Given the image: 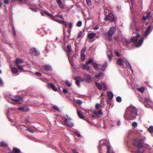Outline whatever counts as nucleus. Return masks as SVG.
<instances>
[{"label":"nucleus","mask_w":153,"mask_h":153,"mask_svg":"<svg viewBox=\"0 0 153 153\" xmlns=\"http://www.w3.org/2000/svg\"><path fill=\"white\" fill-rule=\"evenodd\" d=\"M115 53L117 56L119 57L120 56V54H119V52L117 51H115Z\"/></svg>","instance_id":"nucleus-57"},{"label":"nucleus","mask_w":153,"mask_h":153,"mask_svg":"<svg viewBox=\"0 0 153 153\" xmlns=\"http://www.w3.org/2000/svg\"><path fill=\"white\" fill-rule=\"evenodd\" d=\"M138 91L141 92L142 93L144 92L145 91V89L143 87H142L140 88H137Z\"/></svg>","instance_id":"nucleus-29"},{"label":"nucleus","mask_w":153,"mask_h":153,"mask_svg":"<svg viewBox=\"0 0 153 153\" xmlns=\"http://www.w3.org/2000/svg\"><path fill=\"white\" fill-rule=\"evenodd\" d=\"M75 134L79 137H80L81 136L80 133L78 131H76L75 132Z\"/></svg>","instance_id":"nucleus-47"},{"label":"nucleus","mask_w":153,"mask_h":153,"mask_svg":"<svg viewBox=\"0 0 153 153\" xmlns=\"http://www.w3.org/2000/svg\"><path fill=\"white\" fill-rule=\"evenodd\" d=\"M85 65H83L82 66V68L83 69H89L90 68V67L88 65V64H87L85 63Z\"/></svg>","instance_id":"nucleus-30"},{"label":"nucleus","mask_w":153,"mask_h":153,"mask_svg":"<svg viewBox=\"0 0 153 153\" xmlns=\"http://www.w3.org/2000/svg\"><path fill=\"white\" fill-rule=\"evenodd\" d=\"M104 75L103 73L100 72L99 74L95 75L94 79L96 81H98Z\"/></svg>","instance_id":"nucleus-14"},{"label":"nucleus","mask_w":153,"mask_h":153,"mask_svg":"<svg viewBox=\"0 0 153 153\" xmlns=\"http://www.w3.org/2000/svg\"><path fill=\"white\" fill-rule=\"evenodd\" d=\"M26 130L29 131V132H30L31 133H34V131L32 130H31L30 129H29V128H27L26 129Z\"/></svg>","instance_id":"nucleus-53"},{"label":"nucleus","mask_w":153,"mask_h":153,"mask_svg":"<svg viewBox=\"0 0 153 153\" xmlns=\"http://www.w3.org/2000/svg\"><path fill=\"white\" fill-rule=\"evenodd\" d=\"M100 107V106H96V109H99Z\"/></svg>","instance_id":"nucleus-64"},{"label":"nucleus","mask_w":153,"mask_h":153,"mask_svg":"<svg viewBox=\"0 0 153 153\" xmlns=\"http://www.w3.org/2000/svg\"><path fill=\"white\" fill-rule=\"evenodd\" d=\"M81 59L82 61H84L85 59V56L84 54H81Z\"/></svg>","instance_id":"nucleus-40"},{"label":"nucleus","mask_w":153,"mask_h":153,"mask_svg":"<svg viewBox=\"0 0 153 153\" xmlns=\"http://www.w3.org/2000/svg\"><path fill=\"white\" fill-rule=\"evenodd\" d=\"M30 52L31 54L35 56H38L39 54L38 51L35 48H31L30 49Z\"/></svg>","instance_id":"nucleus-11"},{"label":"nucleus","mask_w":153,"mask_h":153,"mask_svg":"<svg viewBox=\"0 0 153 153\" xmlns=\"http://www.w3.org/2000/svg\"><path fill=\"white\" fill-rule=\"evenodd\" d=\"M107 96L109 100H111L113 97V94L111 92H108L107 93Z\"/></svg>","instance_id":"nucleus-23"},{"label":"nucleus","mask_w":153,"mask_h":153,"mask_svg":"<svg viewBox=\"0 0 153 153\" xmlns=\"http://www.w3.org/2000/svg\"><path fill=\"white\" fill-rule=\"evenodd\" d=\"M69 28L71 29L72 27V25L71 23H69Z\"/></svg>","instance_id":"nucleus-55"},{"label":"nucleus","mask_w":153,"mask_h":153,"mask_svg":"<svg viewBox=\"0 0 153 153\" xmlns=\"http://www.w3.org/2000/svg\"><path fill=\"white\" fill-rule=\"evenodd\" d=\"M131 3L132 5L134 3V0H131Z\"/></svg>","instance_id":"nucleus-62"},{"label":"nucleus","mask_w":153,"mask_h":153,"mask_svg":"<svg viewBox=\"0 0 153 153\" xmlns=\"http://www.w3.org/2000/svg\"><path fill=\"white\" fill-rule=\"evenodd\" d=\"M95 33H91L88 34V37L90 39H93L96 35Z\"/></svg>","instance_id":"nucleus-22"},{"label":"nucleus","mask_w":153,"mask_h":153,"mask_svg":"<svg viewBox=\"0 0 153 153\" xmlns=\"http://www.w3.org/2000/svg\"><path fill=\"white\" fill-rule=\"evenodd\" d=\"M71 150L73 151V153H79L75 149H72Z\"/></svg>","instance_id":"nucleus-51"},{"label":"nucleus","mask_w":153,"mask_h":153,"mask_svg":"<svg viewBox=\"0 0 153 153\" xmlns=\"http://www.w3.org/2000/svg\"><path fill=\"white\" fill-rule=\"evenodd\" d=\"M123 61H124V62L125 63L127 66L130 67V68L132 69L131 66L128 60L126 58H123Z\"/></svg>","instance_id":"nucleus-24"},{"label":"nucleus","mask_w":153,"mask_h":153,"mask_svg":"<svg viewBox=\"0 0 153 153\" xmlns=\"http://www.w3.org/2000/svg\"><path fill=\"white\" fill-rule=\"evenodd\" d=\"M151 12H148L146 15V16H143V19L145 20L147 19H149L150 16Z\"/></svg>","instance_id":"nucleus-27"},{"label":"nucleus","mask_w":153,"mask_h":153,"mask_svg":"<svg viewBox=\"0 0 153 153\" xmlns=\"http://www.w3.org/2000/svg\"><path fill=\"white\" fill-rule=\"evenodd\" d=\"M44 12L45 14L50 17L52 19H54V17L50 13H48L47 11L45 10Z\"/></svg>","instance_id":"nucleus-26"},{"label":"nucleus","mask_w":153,"mask_h":153,"mask_svg":"<svg viewBox=\"0 0 153 153\" xmlns=\"http://www.w3.org/2000/svg\"><path fill=\"white\" fill-rule=\"evenodd\" d=\"M77 114H78V115L79 117L82 119H83L84 118V116L81 113V112L80 111H77Z\"/></svg>","instance_id":"nucleus-32"},{"label":"nucleus","mask_w":153,"mask_h":153,"mask_svg":"<svg viewBox=\"0 0 153 153\" xmlns=\"http://www.w3.org/2000/svg\"><path fill=\"white\" fill-rule=\"evenodd\" d=\"M36 74L39 76H41V74L39 72H36Z\"/></svg>","instance_id":"nucleus-54"},{"label":"nucleus","mask_w":153,"mask_h":153,"mask_svg":"<svg viewBox=\"0 0 153 153\" xmlns=\"http://www.w3.org/2000/svg\"><path fill=\"white\" fill-rule=\"evenodd\" d=\"M107 62H105L103 65V66L102 68V69L103 70H104L105 69L107 66Z\"/></svg>","instance_id":"nucleus-41"},{"label":"nucleus","mask_w":153,"mask_h":153,"mask_svg":"<svg viewBox=\"0 0 153 153\" xmlns=\"http://www.w3.org/2000/svg\"><path fill=\"white\" fill-rule=\"evenodd\" d=\"M132 126L134 127H136L137 126V123L136 122H133L132 123Z\"/></svg>","instance_id":"nucleus-44"},{"label":"nucleus","mask_w":153,"mask_h":153,"mask_svg":"<svg viewBox=\"0 0 153 153\" xmlns=\"http://www.w3.org/2000/svg\"><path fill=\"white\" fill-rule=\"evenodd\" d=\"M62 24L64 25L65 27H68V25L67 23L64 21H63Z\"/></svg>","instance_id":"nucleus-48"},{"label":"nucleus","mask_w":153,"mask_h":153,"mask_svg":"<svg viewBox=\"0 0 153 153\" xmlns=\"http://www.w3.org/2000/svg\"><path fill=\"white\" fill-rule=\"evenodd\" d=\"M114 17L113 14L110 13L108 15L106 16L105 20L107 21L108 20L112 22L114 21Z\"/></svg>","instance_id":"nucleus-9"},{"label":"nucleus","mask_w":153,"mask_h":153,"mask_svg":"<svg viewBox=\"0 0 153 153\" xmlns=\"http://www.w3.org/2000/svg\"><path fill=\"white\" fill-rule=\"evenodd\" d=\"M86 1L88 5L90 6L91 5V0H86Z\"/></svg>","instance_id":"nucleus-38"},{"label":"nucleus","mask_w":153,"mask_h":153,"mask_svg":"<svg viewBox=\"0 0 153 153\" xmlns=\"http://www.w3.org/2000/svg\"><path fill=\"white\" fill-rule=\"evenodd\" d=\"M9 0H4V3L5 4H9Z\"/></svg>","instance_id":"nucleus-52"},{"label":"nucleus","mask_w":153,"mask_h":153,"mask_svg":"<svg viewBox=\"0 0 153 153\" xmlns=\"http://www.w3.org/2000/svg\"><path fill=\"white\" fill-rule=\"evenodd\" d=\"M67 48L68 51V58L69 60H70V59L71 58V56L70 53H71L73 51H72L71 46L70 45H67Z\"/></svg>","instance_id":"nucleus-13"},{"label":"nucleus","mask_w":153,"mask_h":153,"mask_svg":"<svg viewBox=\"0 0 153 153\" xmlns=\"http://www.w3.org/2000/svg\"><path fill=\"white\" fill-rule=\"evenodd\" d=\"M94 114L95 115H96L97 117H100L101 115H103V113L101 109H100L97 112L94 111Z\"/></svg>","instance_id":"nucleus-16"},{"label":"nucleus","mask_w":153,"mask_h":153,"mask_svg":"<svg viewBox=\"0 0 153 153\" xmlns=\"http://www.w3.org/2000/svg\"><path fill=\"white\" fill-rule=\"evenodd\" d=\"M129 115L133 119L135 118L137 115V110L134 106H130L126 109Z\"/></svg>","instance_id":"nucleus-4"},{"label":"nucleus","mask_w":153,"mask_h":153,"mask_svg":"<svg viewBox=\"0 0 153 153\" xmlns=\"http://www.w3.org/2000/svg\"><path fill=\"white\" fill-rule=\"evenodd\" d=\"M42 68L43 70L47 71H49L51 69V67L49 65H45L42 66Z\"/></svg>","instance_id":"nucleus-18"},{"label":"nucleus","mask_w":153,"mask_h":153,"mask_svg":"<svg viewBox=\"0 0 153 153\" xmlns=\"http://www.w3.org/2000/svg\"><path fill=\"white\" fill-rule=\"evenodd\" d=\"M59 17L61 19H63V17L62 15H60L59 16Z\"/></svg>","instance_id":"nucleus-63"},{"label":"nucleus","mask_w":153,"mask_h":153,"mask_svg":"<svg viewBox=\"0 0 153 153\" xmlns=\"http://www.w3.org/2000/svg\"><path fill=\"white\" fill-rule=\"evenodd\" d=\"M53 108L56 111L58 112L60 111V109L57 106H53Z\"/></svg>","instance_id":"nucleus-34"},{"label":"nucleus","mask_w":153,"mask_h":153,"mask_svg":"<svg viewBox=\"0 0 153 153\" xmlns=\"http://www.w3.org/2000/svg\"><path fill=\"white\" fill-rule=\"evenodd\" d=\"M105 37V39L108 41H111L112 39V35H110L109 34H108L107 33H104Z\"/></svg>","instance_id":"nucleus-17"},{"label":"nucleus","mask_w":153,"mask_h":153,"mask_svg":"<svg viewBox=\"0 0 153 153\" xmlns=\"http://www.w3.org/2000/svg\"><path fill=\"white\" fill-rule=\"evenodd\" d=\"M18 109L19 110L25 111H27L29 110L28 106H22L19 107Z\"/></svg>","instance_id":"nucleus-12"},{"label":"nucleus","mask_w":153,"mask_h":153,"mask_svg":"<svg viewBox=\"0 0 153 153\" xmlns=\"http://www.w3.org/2000/svg\"><path fill=\"white\" fill-rule=\"evenodd\" d=\"M17 66L20 70L22 71L24 70V68H23L22 66H21L19 64L17 65Z\"/></svg>","instance_id":"nucleus-42"},{"label":"nucleus","mask_w":153,"mask_h":153,"mask_svg":"<svg viewBox=\"0 0 153 153\" xmlns=\"http://www.w3.org/2000/svg\"><path fill=\"white\" fill-rule=\"evenodd\" d=\"M116 100L117 102H120L121 101L122 99L120 97H118L116 98Z\"/></svg>","instance_id":"nucleus-39"},{"label":"nucleus","mask_w":153,"mask_h":153,"mask_svg":"<svg viewBox=\"0 0 153 153\" xmlns=\"http://www.w3.org/2000/svg\"><path fill=\"white\" fill-rule=\"evenodd\" d=\"M82 25V22L81 21H79L77 23V25L78 27H80Z\"/></svg>","instance_id":"nucleus-43"},{"label":"nucleus","mask_w":153,"mask_h":153,"mask_svg":"<svg viewBox=\"0 0 153 153\" xmlns=\"http://www.w3.org/2000/svg\"><path fill=\"white\" fill-rule=\"evenodd\" d=\"M121 123L119 120H118L117 123V125L118 126H120V125Z\"/></svg>","instance_id":"nucleus-59"},{"label":"nucleus","mask_w":153,"mask_h":153,"mask_svg":"<svg viewBox=\"0 0 153 153\" xmlns=\"http://www.w3.org/2000/svg\"><path fill=\"white\" fill-rule=\"evenodd\" d=\"M56 22L59 23L60 24H62L63 21H60L58 19H55L54 18V19H53Z\"/></svg>","instance_id":"nucleus-46"},{"label":"nucleus","mask_w":153,"mask_h":153,"mask_svg":"<svg viewBox=\"0 0 153 153\" xmlns=\"http://www.w3.org/2000/svg\"><path fill=\"white\" fill-rule=\"evenodd\" d=\"M56 2L61 8H63L64 7V5L62 3L61 0H56Z\"/></svg>","instance_id":"nucleus-25"},{"label":"nucleus","mask_w":153,"mask_h":153,"mask_svg":"<svg viewBox=\"0 0 153 153\" xmlns=\"http://www.w3.org/2000/svg\"><path fill=\"white\" fill-rule=\"evenodd\" d=\"M140 35L137 33L135 36L132 37L131 41L134 43H136L135 46L138 47L140 46L143 42L144 39L143 38H140Z\"/></svg>","instance_id":"nucleus-3"},{"label":"nucleus","mask_w":153,"mask_h":153,"mask_svg":"<svg viewBox=\"0 0 153 153\" xmlns=\"http://www.w3.org/2000/svg\"><path fill=\"white\" fill-rule=\"evenodd\" d=\"M145 139L144 137L140 139L136 138L134 139L133 143L134 144L138 147L137 153H143L144 149L143 147V144Z\"/></svg>","instance_id":"nucleus-1"},{"label":"nucleus","mask_w":153,"mask_h":153,"mask_svg":"<svg viewBox=\"0 0 153 153\" xmlns=\"http://www.w3.org/2000/svg\"><path fill=\"white\" fill-rule=\"evenodd\" d=\"M11 70L13 74H17L18 72V70L17 68L13 67L11 68Z\"/></svg>","instance_id":"nucleus-20"},{"label":"nucleus","mask_w":153,"mask_h":153,"mask_svg":"<svg viewBox=\"0 0 153 153\" xmlns=\"http://www.w3.org/2000/svg\"><path fill=\"white\" fill-rule=\"evenodd\" d=\"M87 64L90 63H91L92 65L96 69L99 70L101 68V65L100 64H98L94 61V59L92 58L90 59L89 60L86 62Z\"/></svg>","instance_id":"nucleus-6"},{"label":"nucleus","mask_w":153,"mask_h":153,"mask_svg":"<svg viewBox=\"0 0 153 153\" xmlns=\"http://www.w3.org/2000/svg\"><path fill=\"white\" fill-rule=\"evenodd\" d=\"M76 102L77 104L79 105L81 104L82 103V101L80 100H76Z\"/></svg>","instance_id":"nucleus-45"},{"label":"nucleus","mask_w":153,"mask_h":153,"mask_svg":"<svg viewBox=\"0 0 153 153\" xmlns=\"http://www.w3.org/2000/svg\"><path fill=\"white\" fill-rule=\"evenodd\" d=\"M9 102L13 104H20L23 102L22 98L20 96H16L14 97V98L10 100Z\"/></svg>","instance_id":"nucleus-5"},{"label":"nucleus","mask_w":153,"mask_h":153,"mask_svg":"<svg viewBox=\"0 0 153 153\" xmlns=\"http://www.w3.org/2000/svg\"><path fill=\"white\" fill-rule=\"evenodd\" d=\"M116 31V28L115 27H111L108 32V34L110 35L113 36L114 34Z\"/></svg>","instance_id":"nucleus-10"},{"label":"nucleus","mask_w":153,"mask_h":153,"mask_svg":"<svg viewBox=\"0 0 153 153\" xmlns=\"http://www.w3.org/2000/svg\"><path fill=\"white\" fill-rule=\"evenodd\" d=\"M81 35H82V32L80 31L79 32V33L78 34V35L77 36V38L78 39V38H79L81 36Z\"/></svg>","instance_id":"nucleus-50"},{"label":"nucleus","mask_w":153,"mask_h":153,"mask_svg":"<svg viewBox=\"0 0 153 153\" xmlns=\"http://www.w3.org/2000/svg\"><path fill=\"white\" fill-rule=\"evenodd\" d=\"M65 83L67 86L69 87L71 86V82L67 80L65 81Z\"/></svg>","instance_id":"nucleus-36"},{"label":"nucleus","mask_w":153,"mask_h":153,"mask_svg":"<svg viewBox=\"0 0 153 153\" xmlns=\"http://www.w3.org/2000/svg\"><path fill=\"white\" fill-rule=\"evenodd\" d=\"M83 106H81V108H82L83 109H84V110L85 111H88V109H86L85 108H84L83 107H82Z\"/></svg>","instance_id":"nucleus-60"},{"label":"nucleus","mask_w":153,"mask_h":153,"mask_svg":"<svg viewBox=\"0 0 153 153\" xmlns=\"http://www.w3.org/2000/svg\"><path fill=\"white\" fill-rule=\"evenodd\" d=\"M96 85L98 88L100 90H101L102 89H103L104 90H106L107 89V88L106 87L105 84L104 83H101V85H100L97 82H96Z\"/></svg>","instance_id":"nucleus-8"},{"label":"nucleus","mask_w":153,"mask_h":153,"mask_svg":"<svg viewBox=\"0 0 153 153\" xmlns=\"http://www.w3.org/2000/svg\"><path fill=\"white\" fill-rule=\"evenodd\" d=\"M149 131L151 133L153 132V126H151L148 128Z\"/></svg>","instance_id":"nucleus-33"},{"label":"nucleus","mask_w":153,"mask_h":153,"mask_svg":"<svg viewBox=\"0 0 153 153\" xmlns=\"http://www.w3.org/2000/svg\"><path fill=\"white\" fill-rule=\"evenodd\" d=\"M124 62L123 59H122L120 58H119L117 61V63L118 64L122 66L124 65Z\"/></svg>","instance_id":"nucleus-21"},{"label":"nucleus","mask_w":153,"mask_h":153,"mask_svg":"<svg viewBox=\"0 0 153 153\" xmlns=\"http://www.w3.org/2000/svg\"><path fill=\"white\" fill-rule=\"evenodd\" d=\"M23 62V61L22 59H16V63L17 65Z\"/></svg>","instance_id":"nucleus-28"},{"label":"nucleus","mask_w":153,"mask_h":153,"mask_svg":"<svg viewBox=\"0 0 153 153\" xmlns=\"http://www.w3.org/2000/svg\"><path fill=\"white\" fill-rule=\"evenodd\" d=\"M1 145L2 146H4L5 145H6V144H5V143H4L3 142H2L1 143Z\"/></svg>","instance_id":"nucleus-56"},{"label":"nucleus","mask_w":153,"mask_h":153,"mask_svg":"<svg viewBox=\"0 0 153 153\" xmlns=\"http://www.w3.org/2000/svg\"><path fill=\"white\" fill-rule=\"evenodd\" d=\"M99 26L98 25H97L96 27H94V29L95 30H96L98 29L99 28Z\"/></svg>","instance_id":"nucleus-61"},{"label":"nucleus","mask_w":153,"mask_h":153,"mask_svg":"<svg viewBox=\"0 0 153 153\" xmlns=\"http://www.w3.org/2000/svg\"><path fill=\"white\" fill-rule=\"evenodd\" d=\"M151 27L150 25L149 26L147 29L146 30L145 33L144 34V36H147L152 31L151 29Z\"/></svg>","instance_id":"nucleus-19"},{"label":"nucleus","mask_w":153,"mask_h":153,"mask_svg":"<svg viewBox=\"0 0 153 153\" xmlns=\"http://www.w3.org/2000/svg\"><path fill=\"white\" fill-rule=\"evenodd\" d=\"M86 50V48H83L81 51V54H84V53Z\"/></svg>","instance_id":"nucleus-37"},{"label":"nucleus","mask_w":153,"mask_h":153,"mask_svg":"<svg viewBox=\"0 0 153 153\" xmlns=\"http://www.w3.org/2000/svg\"><path fill=\"white\" fill-rule=\"evenodd\" d=\"M67 118L65 120V124L67 126L72 127L73 126V120L71 118L66 114Z\"/></svg>","instance_id":"nucleus-7"},{"label":"nucleus","mask_w":153,"mask_h":153,"mask_svg":"<svg viewBox=\"0 0 153 153\" xmlns=\"http://www.w3.org/2000/svg\"><path fill=\"white\" fill-rule=\"evenodd\" d=\"M134 26V25L133 24H131L130 26V29L131 30H133Z\"/></svg>","instance_id":"nucleus-49"},{"label":"nucleus","mask_w":153,"mask_h":153,"mask_svg":"<svg viewBox=\"0 0 153 153\" xmlns=\"http://www.w3.org/2000/svg\"><path fill=\"white\" fill-rule=\"evenodd\" d=\"M13 151L15 153H20V151L19 149L15 148H14Z\"/></svg>","instance_id":"nucleus-35"},{"label":"nucleus","mask_w":153,"mask_h":153,"mask_svg":"<svg viewBox=\"0 0 153 153\" xmlns=\"http://www.w3.org/2000/svg\"><path fill=\"white\" fill-rule=\"evenodd\" d=\"M63 92L64 93H66L68 92V90L66 89H64L63 90Z\"/></svg>","instance_id":"nucleus-58"},{"label":"nucleus","mask_w":153,"mask_h":153,"mask_svg":"<svg viewBox=\"0 0 153 153\" xmlns=\"http://www.w3.org/2000/svg\"><path fill=\"white\" fill-rule=\"evenodd\" d=\"M48 87L49 88H52L54 91H57V88L55 87L54 85L52 83L48 84Z\"/></svg>","instance_id":"nucleus-15"},{"label":"nucleus","mask_w":153,"mask_h":153,"mask_svg":"<svg viewBox=\"0 0 153 153\" xmlns=\"http://www.w3.org/2000/svg\"><path fill=\"white\" fill-rule=\"evenodd\" d=\"M76 83L77 85L80 86L79 83L85 81L88 83H90L92 81V77L91 75L88 74H85L83 75V78L80 77H76L75 78Z\"/></svg>","instance_id":"nucleus-2"},{"label":"nucleus","mask_w":153,"mask_h":153,"mask_svg":"<svg viewBox=\"0 0 153 153\" xmlns=\"http://www.w3.org/2000/svg\"><path fill=\"white\" fill-rule=\"evenodd\" d=\"M107 55L108 56V59L110 61H111L112 60V55L110 53V54L109 53V52L108 51H107Z\"/></svg>","instance_id":"nucleus-31"}]
</instances>
